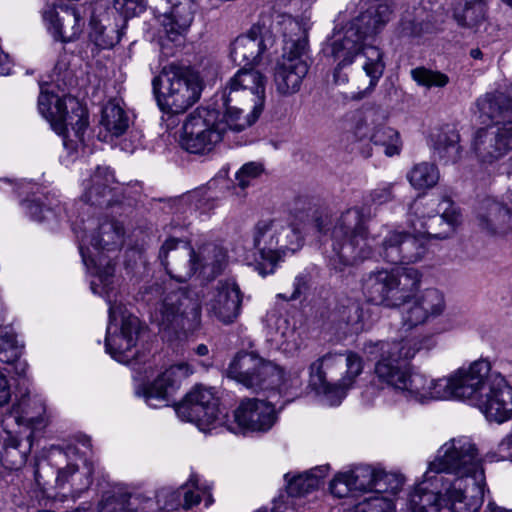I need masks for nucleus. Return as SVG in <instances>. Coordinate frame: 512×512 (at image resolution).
<instances>
[{
	"mask_svg": "<svg viewBox=\"0 0 512 512\" xmlns=\"http://www.w3.org/2000/svg\"><path fill=\"white\" fill-rule=\"evenodd\" d=\"M410 185L417 190L434 187L440 178L438 168L429 162L415 164L406 175Z\"/></svg>",
	"mask_w": 512,
	"mask_h": 512,
	"instance_id": "obj_43",
	"label": "nucleus"
},
{
	"mask_svg": "<svg viewBox=\"0 0 512 512\" xmlns=\"http://www.w3.org/2000/svg\"><path fill=\"white\" fill-rule=\"evenodd\" d=\"M6 428L3 426V431L0 433V440L2 441L0 460L6 469L18 470L26 462L27 452L32 446L33 431L27 435L26 445L24 446L18 437L21 430H8Z\"/></svg>",
	"mask_w": 512,
	"mask_h": 512,
	"instance_id": "obj_34",
	"label": "nucleus"
},
{
	"mask_svg": "<svg viewBox=\"0 0 512 512\" xmlns=\"http://www.w3.org/2000/svg\"><path fill=\"white\" fill-rule=\"evenodd\" d=\"M146 0H114L113 7L124 20L135 17L146 9Z\"/></svg>",
	"mask_w": 512,
	"mask_h": 512,
	"instance_id": "obj_53",
	"label": "nucleus"
},
{
	"mask_svg": "<svg viewBox=\"0 0 512 512\" xmlns=\"http://www.w3.org/2000/svg\"><path fill=\"white\" fill-rule=\"evenodd\" d=\"M325 52L331 56L340 67L351 65L355 58L363 53L366 61L363 70L370 78L369 85L359 91L354 98L363 99L368 96L377 86L385 70L383 55L381 51L364 37L355 26L348 24L342 31L337 32Z\"/></svg>",
	"mask_w": 512,
	"mask_h": 512,
	"instance_id": "obj_12",
	"label": "nucleus"
},
{
	"mask_svg": "<svg viewBox=\"0 0 512 512\" xmlns=\"http://www.w3.org/2000/svg\"><path fill=\"white\" fill-rule=\"evenodd\" d=\"M242 295L240 288L233 279L219 281L215 292L206 303L209 315L224 324H230L240 314Z\"/></svg>",
	"mask_w": 512,
	"mask_h": 512,
	"instance_id": "obj_31",
	"label": "nucleus"
},
{
	"mask_svg": "<svg viewBox=\"0 0 512 512\" xmlns=\"http://www.w3.org/2000/svg\"><path fill=\"white\" fill-rule=\"evenodd\" d=\"M82 188V201L99 209L119 204L123 198L124 187L108 166H97L82 180Z\"/></svg>",
	"mask_w": 512,
	"mask_h": 512,
	"instance_id": "obj_22",
	"label": "nucleus"
},
{
	"mask_svg": "<svg viewBox=\"0 0 512 512\" xmlns=\"http://www.w3.org/2000/svg\"><path fill=\"white\" fill-rule=\"evenodd\" d=\"M100 125L105 134L102 135V131H100L99 137L108 141V138L112 140L114 137L118 138L126 133L130 125V118L120 102L114 99L108 101L103 107Z\"/></svg>",
	"mask_w": 512,
	"mask_h": 512,
	"instance_id": "obj_37",
	"label": "nucleus"
},
{
	"mask_svg": "<svg viewBox=\"0 0 512 512\" xmlns=\"http://www.w3.org/2000/svg\"><path fill=\"white\" fill-rule=\"evenodd\" d=\"M370 212L365 208L353 207L344 211L336 220L331 232L332 250L328 254V265L338 272L358 265L376 253L392 264H409L419 252L409 250L411 244L403 242L404 232L386 230L382 240L375 243L369 237L367 221Z\"/></svg>",
	"mask_w": 512,
	"mask_h": 512,
	"instance_id": "obj_3",
	"label": "nucleus"
},
{
	"mask_svg": "<svg viewBox=\"0 0 512 512\" xmlns=\"http://www.w3.org/2000/svg\"><path fill=\"white\" fill-rule=\"evenodd\" d=\"M488 420L504 423L512 418V387L500 373H492L476 406Z\"/></svg>",
	"mask_w": 512,
	"mask_h": 512,
	"instance_id": "obj_26",
	"label": "nucleus"
},
{
	"mask_svg": "<svg viewBox=\"0 0 512 512\" xmlns=\"http://www.w3.org/2000/svg\"><path fill=\"white\" fill-rule=\"evenodd\" d=\"M378 469L370 465H357L352 469L337 473L330 482L329 489L333 496L344 498L364 493L367 496L374 491Z\"/></svg>",
	"mask_w": 512,
	"mask_h": 512,
	"instance_id": "obj_30",
	"label": "nucleus"
},
{
	"mask_svg": "<svg viewBox=\"0 0 512 512\" xmlns=\"http://www.w3.org/2000/svg\"><path fill=\"white\" fill-rule=\"evenodd\" d=\"M364 368L362 358L353 351L329 352L309 366V385L329 406H338L352 389Z\"/></svg>",
	"mask_w": 512,
	"mask_h": 512,
	"instance_id": "obj_8",
	"label": "nucleus"
},
{
	"mask_svg": "<svg viewBox=\"0 0 512 512\" xmlns=\"http://www.w3.org/2000/svg\"><path fill=\"white\" fill-rule=\"evenodd\" d=\"M480 117L495 123L512 119V107L509 105L505 89L486 93L477 100Z\"/></svg>",
	"mask_w": 512,
	"mask_h": 512,
	"instance_id": "obj_40",
	"label": "nucleus"
},
{
	"mask_svg": "<svg viewBox=\"0 0 512 512\" xmlns=\"http://www.w3.org/2000/svg\"><path fill=\"white\" fill-rule=\"evenodd\" d=\"M309 281V274L306 272H301L294 278L292 283V291L279 293L277 297L285 301L297 300L308 289Z\"/></svg>",
	"mask_w": 512,
	"mask_h": 512,
	"instance_id": "obj_55",
	"label": "nucleus"
},
{
	"mask_svg": "<svg viewBox=\"0 0 512 512\" xmlns=\"http://www.w3.org/2000/svg\"><path fill=\"white\" fill-rule=\"evenodd\" d=\"M159 108L166 113L179 114L191 107L200 97L199 77L187 68L169 65L152 81Z\"/></svg>",
	"mask_w": 512,
	"mask_h": 512,
	"instance_id": "obj_16",
	"label": "nucleus"
},
{
	"mask_svg": "<svg viewBox=\"0 0 512 512\" xmlns=\"http://www.w3.org/2000/svg\"><path fill=\"white\" fill-rule=\"evenodd\" d=\"M403 485L404 477L402 475L378 469L372 493L388 497L394 496L401 491Z\"/></svg>",
	"mask_w": 512,
	"mask_h": 512,
	"instance_id": "obj_46",
	"label": "nucleus"
},
{
	"mask_svg": "<svg viewBox=\"0 0 512 512\" xmlns=\"http://www.w3.org/2000/svg\"><path fill=\"white\" fill-rule=\"evenodd\" d=\"M393 187V183H383L379 185L370 194L371 202L376 205H382L391 201L393 199Z\"/></svg>",
	"mask_w": 512,
	"mask_h": 512,
	"instance_id": "obj_59",
	"label": "nucleus"
},
{
	"mask_svg": "<svg viewBox=\"0 0 512 512\" xmlns=\"http://www.w3.org/2000/svg\"><path fill=\"white\" fill-rule=\"evenodd\" d=\"M341 323L345 325V333L359 334L366 329V318L358 303H351L341 311Z\"/></svg>",
	"mask_w": 512,
	"mask_h": 512,
	"instance_id": "obj_48",
	"label": "nucleus"
},
{
	"mask_svg": "<svg viewBox=\"0 0 512 512\" xmlns=\"http://www.w3.org/2000/svg\"><path fill=\"white\" fill-rule=\"evenodd\" d=\"M386 113L379 108L365 111L363 123H358L355 135L359 139H369L373 144L382 146L384 154L388 157L399 155L402 150V141L397 130L385 126Z\"/></svg>",
	"mask_w": 512,
	"mask_h": 512,
	"instance_id": "obj_25",
	"label": "nucleus"
},
{
	"mask_svg": "<svg viewBox=\"0 0 512 512\" xmlns=\"http://www.w3.org/2000/svg\"><path fill=\"white\" fill-rule=\"evenodd\" d=\"M126 132L125 136L119 140L118 145L122 151L133 153L142 145L143 135L136 129L127 130Z\"/></svg>",
	"mask_w": 512,
	"mask_h": 512,
	"instance_id": "obj_57",
	"label": "nucleus"
},
{
	"mask_svg": "<svg viewBox=\"0 0 512 512\" xmlns=\"http://www.w3.org/2000/svg\"><path fill=\"white\" fill-rule=\"evenodd\" d=\"M478 227L489 235H506L512 232V206L509 203V192L504 202L494 198L482 199L476 208Z\"/></svg>",
	"mask_w": 512,
	"mask_h": 512,
	"instance_id": "obj_29",
	"label": "nucleus"
},
{
	"mask_svg": "<svg viewBox=\"0 0 512 512\" xmlns=\"http://www.w3.org/2000/svg\"><path fill=\"white\" fill-rule=\"evenodd\" d=\"M435 345L432 336L405 337L399 341H368L363 351L369 359H377L374 365L373 385L381 390L389 389L407 400L420 403L429 401L430 379L413 372L407 361L422 349Z\"/></svg>",
	"mask_w": 512,
	"mask_h": 512,
	"instance_id": "obj_5",
	"label": "nucleus"
},
{
	"mask_svg": "<svg viewBox=\"0 0 512 512\" xmlns=\"http://www.w3.org/2000/svg\"><path fill=\"white\" fill-rule=\"evenodd\" d=\"M180 489L185 510L198 505L202 500L204 501L205 508H209L214 503L212 494L213 483L197 473H191Z\"/></svg>",
	"mask_w": 512,
	"mask_h": 512,
	"instance_id": "obj_39",
	"label": "nucleus"
},
{
	"mask_svg": "<svg viewBox=\"0 0 512 512\" xmlns=\"http://www.w3.org/2000/svg\"><path fill=\"white\" fill-rule=\"evenodd\" d=\"M37 184L22 182L19 184L18 193L25 195L21 205L26 214L34 221L45 223L51 229L56 228L66 218L65 208L60 200L39 191Z\"/></svg>",
	"mask_w": 512,
	"mask_h": 512,
	"instance_id": "obj_23",
	"label": "nucleus"
},
{
	"mask_svg": "<svg viewBox=\"0 0 512 512\" xmlns=\"http://www.w3.org/2000/svg\"><path fill=\"white\" fill-rule=\"evenodd\" d=\"M276 240L278 242L276 247L277 262L289 254H294L303 245V237L300 230L284 220H281V232L278 233Z\"/></svg>",
	"mask_w": 512,
	"mask_h": 512,
	"instance_id": "obj_42",
	"label": "nucleus"
},
{
	"mask_svg": "<svg viewBox=\"0 0 512 512\" xmlns=\"http://www.w3.org/2000/svg\"><path fill=\"white\" fill-rule=\"evenodd\" d=\"M99 512H136V501L122 491L106 492L99 503Z\"/></svg>",
	"mask_w": 512,
	"mask_h": 512,
	"instance_id": "obj_45",
	"label": "nucleus"
},
{
	"mask_svg": "<svg viewBox=\"0 0 512 512\" xmlns=\"http://www.w3.org/2000/svg\"><path fill=\"white\" fill-rule=\"evenodd\" d=\"M209 353H210V350L208 348V346L206 344H198L194 349H193V354L198 356V357H208L209 356Z\"/></svg>",
	"mask_w": 512,
	"mask_h": 512,
	"instance_id": "obj_63",
	"label": "nucleus"
},
{
	"mask_svg": "<svg viewBox=\"0 0 512 512\" xmlns=\"http://www.w3.org/2000/svg\"><path fill=\"white\" fill-rule=\"evenodd\" d=\"M11 364L14 365V370H15L16 374L25 375L27 367H28L25 360H21L19 357L17 361H15Z\"/></svg>",
	"mask_w": 512,
	"mask_h": 512,
	"instance_id": "obj_62",
	"label": "nucleus"
},
{
	"mask_svg": "<svg viewBox=\"0 0 512 512\" xmlns=\"http://www.w3.org/2000/svg\"><path fill=\"white\" fill-rule=\"evenodd\" d=\"M328 472L329 465H321L297 475L285 474L287 493L292 497H302L309 494L319 488Z\"/></svg>",
	"mask_w": 512,
	"mask_h": 512,
	"instance_id": "obj_38",
	"label": "nucleus"
},
{
	"mask_svg": "<svg viewBox=\"0 0 512 512\" xmlns=\"http://www.w3.org/2000/svg\"><path fill=\"white\" fill-rule=\"evenodd\" d=\"M90 37L102 49L111 48L120 41V34L114 27L108 28L96 22L92 23Z\"/></svg>",
	"mask_w": 512,
	"mask_h": 512,
	"instance_id": "obj_51",
	"label": "nucleus"
},
{
	"mask_svg": "<svg viewBox=\"0 0 512 512\" xmlns=\"http://www.w3.org/2000/svg\"><path fill=\"white\" fill-rule=\"evenodd\" d=\"M281 232V219L261 220L253 228L250 234L246 235L244 249L250 252L253 257L259 255L261 259L271 266L269 273H273L277 264V237Z\"/></svg>",
	"mask_w": 512,
	"mask_h": 512,
	"instance_id": "obj_28",
	"label": "nucleus"
},
{
	"mask_svg": "<svg viewBox=\"0 0 512 512\" xmlns=\"http://www.w3.org/2000/svg\"><path fill=\"white\" fill-rule=\"evenodd\" d=\"M269 341L278 349L293 352L299 348L300 339L295 324L285 315L271 312L267 315Z\"/></svg>",
	"mask_w": 512,
	"mask_h": 512,
	"instance_id": "obj_35",
	"label": "nucleus"
},
{
	"mask_svg": "<svg viewBox=\"0 0 512 512\" xmlns=\"http://www.w3.org/2000/svg\"><path fill=\"white\" fill-rule=\"evenodd\" d=\"M154 312V320L169 338L188 339L201 326V306L198 299L186 290L168 291Z\"/></svg>",
	"mask_w": 512,
	"mask_h": 512,
	"instance_id": "obj_15",
	"label": "nucleus"
},
{
	"mask_svg": "<svg viewBox=\"0 0 512 512\" xmlns=\"http://www.w3.org/2000/svg\"><path fill=\"white\" fill-rule=\"evenodd\" d=\"M47 459L57 469L56 485L63 490V496L76 499L90 487L91 471L86 466H80L84 464V459L76 447H51Z\"/></svg>",
	"mask_w": 512,
	"mask_h": 512,
	"instance_id": "obj_19",
	"label": "nucleus"
},
{
	"mask_svg": "<svg viewBox=\"0 0 512 512\" xmlns=\"http://www.w3.org/2000/svg\"><path fill=\"white\" fill-rule=\"evenodd\" d=\"M175 412L182 421L195 424L203 432L223 428L227 423V411L220 406L214 389L201 385L186 394L175 406Z\"/></svg>",
	"mask_w": 512,
	"mask_h": 512,
	"instance_id": "obj_17",
	"label": "nucleus"
},
{
	"mask_svg": "<svg viewBox=\"0 0 512 512\" xmlns=\"http://www.w3.org/2000/svg\"><path fill=\"white\" fill-rule=\"evenodd\" d=\"M276 421L277 411L270 399L246 398L234 410L232 418L227 414L223 428L234 434L266 433Z\"/></svg>",
	"mask_w": 512,
	"mask_h": 512,
	"instance_id": "obj_21",
	"label": "nucleus"
},
{
	"mask_svg": "<svg viewBox=\"0 0 512 512\" xmlns=\"http://www.w3.org/2000/svg\"><path fill=\"white\" fill-rule=\"evenodd\" d=\"M395 504L391 497L372 493L358 502L352 512H394Z\"/></svg>",
	"mask_w": 512,
	"mask_h": 512,
	"instance_id": "obj_49",
	"label": "nucleus"
},
{
	"mask_svg": "<svg viewBox=\"0 0 512 512\" xmlns=\"http://www.w3.org/2000/svg\"><path fill=\"white\" fill-rule=\"evenodd\" d=\"M170 5L161 19L167 34H182L191 25L197 10L195 0H166Z\"/></svg>",
	"mask_w": 512,
	"mask_h": 512,
	"instance_id": "obj_36",
	"label": "nucleus"
},
{
	"mask_svg": "<svg viewBox=\"0 0 512 512\" xmlns=\"http://www.w3.org/2000/svg\"><path fill=\"white\" fill-rule=\"evenodd\" d=\"M158 258L170 279L179 283L193 276L213 280L228 263L226 249L218 244L206 243L194 249L188 242L175 237L164 241Z\"/></svg>",
	"mask_w": 512,
	"mask_h": 512,
	"instance_id": "obj_6",
	"label": "nucleus"
},
{
	"mask_svg": "<svg viewBox=\"0 0 512 512\" xmlns=\"http://www.w3.org/2000/svg\"><path fill=\"white\" fill-rule=\"evenodd\" d=\"M227 376L254 391L281 390L283 371L254 353H238L227 368Z\"/></svg>",
	"mask_w": 512,
	"mask_h": 512,
	"instance_id": "obj_18",
	"label": "nucleus"
},
{
	"mask_svg": "<svg viewBox=\"0 0 512 512\" xmlns=\"http://www.w3.org/2000/svg\"><path fill=\"white\" fill-rule=\"evenodd\" d=\"M230 98L224 102L226 107L222 119L214 109L197 108L183 124L182 147L190 153H205L211 151L222 140L243 145L247 140L238 136L245 129H234L238 114L243 109L230 105Z\"/></svg>",
	"mask_w": 512,
	"mask_h": 512,
	"instance_id": "obj_7",
	"label": "nucleus"
},
{
	"mask_svg": "<svg viewBox=\"0 0 512 512\" xmlns=\"http://www.w3.org/2000/svg\"><path fill=\"white\" fill-rule=\"evenodd\" d=\"M52 84H40L38 110L62 137L66 149L77 150L85 143L88 113L74 97L55 94Z\"/></svg>",
	"mask_w": 512,
	"mask_h": 512,
	"instance_id": "obj_10",
	"label": "nucleus"
},
{
	"mask_svg": "<svg viewBox=\"0 0 512 512\" xmlns=\"http://www.w3.org/2000/svg\"><path fill=\"white\" fill-rule=\"evenodd\" d=\"M265 84L266 78L259 71L246 69L244 66L230 79L228 83L230 92L239 89L248 90L253 96L254 102L251 111L246 116L236 115L237 124L232 126L234 129H246L259 118L265 102Z\"/></svg>",
	"mask_w": 512,
	"mask_h": 512,
	"instance_id": "obj_27",
	"label": "nucleus"
},
{
	"mask_svg": "<svg viewBox=\"0 0 512 512\" xmlns=\"http://www.w3.org/2000/svg\"><path fill=\"white\" fill-rule=\"evenodd\" d=\"M158 501L160 502L161 508L164 512L175 511L179 508L184 509L180 488L177 490L162 489L158 491Z\"/></svg>",
	"mask_w": 512,
	"mask_h": 512,
	"instance_id": "obj_54",
	"label": "nucleus"
},
{
	"mask_svg": "<svg viewBox=\"0 0 512 512\" xmlns=\"http://www.w3.org/2000/svg\"><path fill=\"white\" fill-rule=\"evenodd\" d=\"M345 67H340L339 64H336V67L334 69L333 73V79L335 84L342 85L346 84L348 82V75L346 73L342 72V69Z\"/></svg>",
	"mask_w": 512,
	"mask_h": 512,
	"instance_id": "obj_61",
	"label": "nucleus"
},
{
	"mask_svg": "<svg viewBox=\"0 0 512 512\" xmlns=\"http://www.w3.org/2000/svg\"><path fill=\"white\" fill-rule=\"evenodd\" d=\"M421 278L413 267L372 271L363 280V294L369 302L388 308L409 304L402 313V321L412 328L440 316L446 308L444 294L437 288L416 294Z\"/></svg>",
	"mask_w": 512,
	"mask_h": 512,
	"instance_id": "obj_4",
	"label": "nucleus"
},
{
	"mask_svg": "<svg viewBox=\"0 0 512 512\" xmlns=\"http://www.w3.org/2000/svg\"><path fill=\"white\" fill-rule=\"evenodd\" d=\"M45 415L46 404L44 398L26 393L12 405L11 410L2 422V426L10 427L15 424L19 430L21 427L38 429L45 424Z\"/></svg>",
	"mask_w": 512,
	"mask_h": 512,
	"instance_id": "obj_33",
	"label": "nucleus"
},
{
	"mask_svg": "<svg viewBox=\"0 0 512 512\" xmlns=\"http://www.w3.org/2000/svg\"><path fill=\"white\" fill-rule=\"evenodd\" d=\"M485 473L475 444L453 438L437 451L424 480L409 496V512H477L483 504Z\"/></svg>",
	"mask_w": 512,
	"mask_h": 512,
	"instance_id": "obj_2",
	"label": "nucleus"
},
{
	"mask_svg": "<svg viewBox=\"0 0 512 512\" xmlns=\"http://www.w3.org/2000/svg\"><path fill=\"white\" fill-rule=\"evenodd\" d=\"M492 373L487 359L463 365L447 376L430 379L429 400H460L476 406Z\"/></svg>",
	"mask_w": 512,
	"mask_h": 512,
	"instance_id": "obj_14",
	"label": "nucleus"
},
{
	"mask_svg": "<svg viewBox=\"0 0 512 512\" xmlns=\"http://www.w3.org/2000/svg\"><path fill=\"white\" fill-rule=\"evenodd\" d=\"M473 150L483 163H493L512 150V119L476 131Z\"/></svg>",
	"mask_w": 512,
	"mask_h": 512,
	"instance_id": "obj_24",
	"label": "nucleus"
},
{
	"mask_svg": "<svg viewBox=\"0 0 512 512\" xmlns=\"http://www.w3.org/2000/svg\"><path fill=\"white\" fill-rule=\"evenodd\" d=\"M460 136L453 130L439 132L434 139V151L445 163L456 162L460 158Z\"/></svg>",
	"mask_w": 512,
	"mask_h": 512,
	"instance_id": "obj_41",
	"label": "nucleus"
},
{
	"mask_svg": "<svg viewBox=\"0 0 512 512\" xmlns=\"http://www.w3.org/2000/svg\"><path fill=\"white\" fill-rule=\"evenodd\" d=\"M490 461H511L512 462V431L507 434L497 447L487 454Z\"/></svg>",
	"mask_w": 512,
	"mask_h": 512,
	"instance_id": "obj_56",
	"label": "nucleus"
},
{
	"mask_svg": "<svg viewBox=\"0 0 512 512\" xmlns=\"http://www.w3.org/2000/svg\"><path fill=\"white\" fill-rule=\"evenodd\" d=\"M79 241V251L84 265L92 276L90 287L94 294L105 298L109 305V323L106 330L105 349L119 363L128 364L133 378L141 382L135 388L136 395L143 397L152 408L168 405L181 381L194 373L187 362L170 366L157 375L151 383H145L155 374L156 359L136 355V345L141 325L122 303L113 302L116 296L115 265L105 252L115 251L123 244L124 228L118 220L88 218L73 228Z\"/></svg>",
	"mask_w": 512,
	"mask_h": 512,
	"instance_id": "obj_1",
	"label": "nucleus"
},
{
	"mask_svg": "<svg viewBox=\"0 0 512 512\" xmlns=\"http://www.w3.org/2000/svg\"><path fill=\"white\" fill-rule=\"evenodd\" d=\"M48 32L57 41L70 42L76 39L84 27V19L74 7H48L43 12Z\"/></svg>",
	"mask_w": 512,
	"mask_h": 512,
	"instance_id": "obj_32",
	"label": "nucleus"
},
{
	"mask_svg": "<svg viewBox=\"0 0 512 512\" xmlns=\"http://www.w3.org/2000/svg\"><path fill=\"white\" fill-rule=\"evenodd\" d=\"M263 173L264 165L261 162H247L235 174L237 186L244 190L252 185Z\"/></svg>",
	"mask_w": 512,
	"mask_h": 512,
	"instance_id": "obj_52",
	"label": "nucleus"
},
{
	"mask_svg": "<svg viewBox=\"0 0 512 512\" xmlns=\"http://www.w3.org/2000/svg\"><path fill=\"white\" fill-rule=\"evenodd\" d=\"M464 2L463 12L455 13V19L464 27H478L486 17V0H464Z\"/></svg>",
	"mask_w": 512,
	"mask_h": 512,
	"instance_id": "obj_44",
	"label": "nucleus"
},
{
	"mask_svg": "<svg viewBox=\"0 0 512 512\" xmlns=\"http://www.w3.org/2000/svg\"><path fill=\"white\" fill-rule=\"evenodd\" d=\"M412 79L417 84L426 88L444 87L449 82V77L439 71H433L424 67H418L411 71Z\"/></svg>",
	"mask_w": 512,
	"mask_h": 512,
	"instance_id": "obj_50",
	"label": "nucleus"
},
{
	"mask_svg": "<svg viewBox=\"0 0 512 512\" xmlns=\"http://www.w3.org/2000/svg\"><path fill=\"white\" fill-rule=\"evenodd\" d=\"M435 205V201L423 204L416 200L410 207L409 223L412 231L404 233L403 242L411 244L409 250L412 254L419 252L414 262L426 254L429 239H445L461 223L460 211L450 199L440 201L436 210Z\"/></svg>",
	"mask_w": 512,
	"mask_h": 512,
	"instance_id": "obj_9",
	"label": "nucleus"
},
{
	"mask_svg": "<svg viewBox=\"0 0 512 512\" xmlns=\"http://www.w3.org/2000/svg\"><path fill=\"white\" fill-rule=\"evenodd\" d=\"M492 373L487 359L463 365L447 376L430 379L429 400H460L476 406Z\"/></svg>",
	"mask_w": 512,
	"mask_h": 512,
	"instance_id": "obj_13",
	"label": "nucleus"
},
{
	"mask_svg": "<svg viewBox=\"0 0 512 512\" xmlns=\"http://www.w3.org/2000/svg\"><path fill=\"white\" fill-rule=\"evenodd\" d=\"M12 396L8 377L0 370V406L6 405Z\"/></svg>",
	"mask_w": 512,
	"mask_h": 512,
	"instance_id": "obj_60",
	"label": "nucleus"
},
{
	"mask_svg": "<svg viewBox=\"0 0 512 512\" xmlns=\"http://www.w3.org/2000/svg\"><path fill=\"white\" fill-rule=\"evenodd\" d=\"M130 500L136 501V510L140 507L143 512H164L158 501V492L153 497L130 494Z\"/></svg>",
	"mask_w": 512,
	"mask_h": 512,
	"instance_id": "obj_58",
	"label": "nucleus"
},
{
	"mask_svg": "<svg viewBox=\"0 0 512 512\" xmlns=\"http://www.w3.org/2000/svg\"><path fill=\"white\" fill-rule=\"evenodd\" d=\"M283 41V55L274 68L273 83L278 94L291 96L300 90L309 70L308 63L303 58L307 41L299 36L293 38V35Z\"/></svg>",
	"mask_w": 512,
	"mask_h": 512,
	"instance_id": "obj_20",
	"label": "nucleus"
},
{
	"mask_svg": "<svg viewBox=\"0 0 512 512\" xmlns=\"http://www.w3.org/2000/svg\"><path fill=\"white\" fill-rule=\"evenodd\" d=\"M180 204L187 206L192 211H199L200 214L209 212L214 208L213 195L205 188H199L189 192L180 199Z\"/></svg>",
	"mask_w": 512,
	"mask_h": 512,
	"instance_id": "obj_47",
	"label": "nucleus"
},
{
	"mask_svg": "<svg viewBox=\"0 0 512 512\" xmlns=\"http://www.w3.org/2000/svg\"><path fill=\"white\" fill-rule=\"evenodd\" d=\"M300 30V24L290 15L277 14L272 21L262 18L232 42L230 57L239 66H253L274 46L277 34L281 33L287 39L291 35H297Z\"/></svg>",
	"mask_w": 512,
	"mask_h": 512,
	"instance_id": "obj_11",
	"label": "nucleus"
},
{
	"mask_svg": "<svg viewBox=\"0 0 512 512\" xmlns=\"http://www.w3.org/2000/svg\"><path fill=\"white\" fill-rule=\"evenodd\" d=\"M504 89L507 93L509 105L512 107V82L509 85H507Z\"/></svg>",
	"mask_w": 512,
	"mask_h": 512,
	"instance_id": "obj_64",
	"label": "nucleus"
}]
</instances>
